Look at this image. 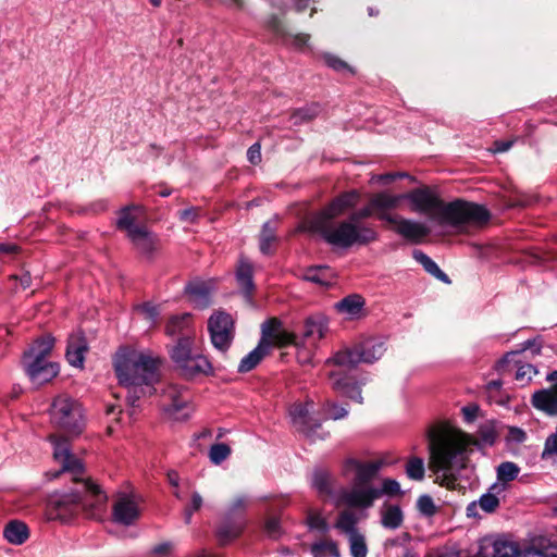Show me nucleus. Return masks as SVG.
<instances>
[{"mask_svg":"<svg viewBox=\"0 0 557 557\" xmlns=\"http://www.w3.org/2000/svg\"><path fill=\"white\" fill-rule=\"evenodd\" d=\"M4 537L14 545H21L28 539V528L25 523L20 521H11L4 528Z\"/></svg>","mask_w":557,"mask_h":557,"instance_id":"7c9ffc66","label":"nucleus"},{"mask_svg":"<svg viewBox=\"0 0 557 557\" xmlns=\"http://www.w3.org/2000/svg\"><path fill=\"white\" fill-rule=\"evenodd\" d=\"M370 200L372 202V207H374L375 216L379 220L391 224L398 214H392L389 213V210L396 209L399 206V202L403 200V194L392 195L389 193L382 191L372 195Z\"/></svg>","mask_w":557,"mask_h":557,"instance_id":"dca6fc26","label":"nucleus"},{"mask_svg":"<svg viewBox=\"0 0 557 557\" xmlns=\"http://www.w3.org/2000/svg\"><path fill=\"white\" fill-rule=\"evenodd\" d=\"M360 195L356 190L336 197L320 212L307 218L298 231L319 233L329 243L348 248L355 245H368L377 239V233L371 225L355 222L354 219L335 223V220L355 208Z\"/></svg>","mask_w":557,"mask_h":557,"instance_id":"f257e3e1","label":"nucleus"},{"mask_svg":"<svg viewBox=\"0 0 557 557\" xmlns=\"http://www.w3.org/2000/svg\"><path fill=\"white\" fill-rule=\"evenodd\" d=\"M190 399V393L186 388L171 384L163 394L164 412L172 420L184 421L194 410Z\"/></svg>","mask_w":557,"mask_h":557,"instance_id":"9d476101","label":"nucleus"},{"mask_svg":"<svg viewBox=\"0 0 557 557\" xmlns=\"http://www.w3.org/2000/svg\"><path fill=\"white\" fill-rule=\"evenodd\" d=\"M481 437L482 440L485 442V443H490L492 444L494 442V438H495V432L492 428H488V426H483L481 428Z\"/></svg>","mask_w":557,"mask_h":557,"instance_id":"338daca9","label":"nucleus"},{"mask_svg":"<svg viewBox=\"0 0 557 557\" xmlns=\"http://www.w3.org/2000/svg\"><path fill=\"white\" fill-rule=\"evenodd\" d=\"M557 454V433L547 437L542 457L547 459Z\"/></svg>","mask_w":557,"mask_h":557,"instance_id":"864d4df0","label":"nucleus"},{"mask_svg":"<svg viewBox=\"0 0 557 557\" xmlns=\"http://www.w3.org/2000/svg\"><path fill=\"white\" fill-rule=\"evenodd\" d=\"M212 290V282L193 281L186 287L189 301L200 309L209 306Z\"/></svg>","mask_w":557,"mask_h":557,"instance_id":"412c9836","label":"nucleus"},{"mask_svg":"<svg viewBox=\"0 0 557 557\" xmlns=\"http://www.w3.org/2000/svg\"><path fill=\"white\" fill-rule=\"evenodd\" d=\"M403 200L410 202L412 211L428 215L438 225H448L460 232L468 226L480 227L490 219L484 207L462 200L444 203L429 187L403 194Z\"/></svg>","mask_w":557,"mask_h":557,"instance_id":"7ed1b4c3","label":"nucleus"},{"mask_svg":"<svg viewBox=\"0 0 557 557\" xmlns=\"http://www.w3.org/2000/svg\"><path fill=\"white\" fill-rule=\"evenodd\" d=\"M330 376L334 389L342 392L357 403H362L361 391L359 386L351 384L348 379H339L338 374L334 372H332Z\"/></svg>","mask_w":557,"mask_h":557,"instance_id":"2f4dec72","label":"nucleus"},{"mask_svg":"<svg viewBox=\"0 0 557 557\" xmlns=\"http://www.w3.org/2000/svg\"><path fill=\"white\" fill-rule=\"evenodd\" d=\"M29 379L36 384H42L51 381L59 373V366L54 362H42L35 366L30 363L29 367L24 368Z\"/></svg>","mask_w":557,"mask_h":557,"instance_id":"b1692460","label":"nucleus"},{"mask_svg":"<svg viewBox=\"0 0 557 557\" xmlns=\"http://www.w3.org/2000/svg\"><path fill=\"white\" fill-rule=\"evenodd\" d=\"M173 549V545L171 543H162V544H159L157 545L154 548H153V553L158 556H166L168 554H170Z\"/></svg>","mask_w":557,"mask_h":557,"instance_id":"69168bd1","label":"nucleus"},{"mask_svg":"<svg viewBox=\"0 0 557 557\" xmlns=\"http://www.w3.org/2000/svg\"><path fill=\"white\" fill-rule=\"evenodd\" d=\"M351 557H367L368 546L366 536L360 531L347 536Z\"/></svg>","mask_w":557,"mask_h":557,"instance_id":"e433bc0d","label":"nucleus"},{"mask_svg":"<svg viewBox=\"0 0 557 557\" xmlns=\"http://www.w3.org/2000/svg\"><path fill=\"white\" fill-rule=\"evenodd\" d=\"M304 278L306 281L322 285V286H329L333 283L334 280V273L333 271L327 267H315L310 268L306 271L304 274Z\"/></svg>","mask_w":557,"mask_h":557,"instance_id":"473e14b6","label":"nucleus"},{"mask_svg":"<svg viewBox=\"0 0 557 557\" xmlns=\"http://www.w3.org/2000/svg\"><path fill=\"white\" fill-rule=\"evenodd\" d=\"M248 160L257 164L261 160L260 146L258 144L252 145L247 151Z\"/></svg>","mask_w":557,"mask_h":557,"instance_id":"052dcab7","label":"nucleus"},{"mask_svg":"<svg viewBox=\"0 0 557 557\" xmlns=\"http://www.w3.org/2000/svg\"><path fill=\"white\" fill-rule=\"evenodd\" d=\"M293 341V336L276 319H271L262 324V338L259 345L245 356L238 366L239 372L252 370L268 354L271 346L284 347Z\"/></svg>","mask_w":557,"mask_h":557,"instance_id":"0eeeda50","label":"nucleus"},{"mask_svg":"<svg viewBox=\"0 0 557 557\" xmlns=\"http://www.w3.org/2000/svg\"><path fill=\"white\" fill-rule=\"evenodd\" d=\"M193 343L194 341L190 335L182 336L171 349V358L177 368L194 355Z\"/></svg>","mask_w":557,"mask_h":557,"instance_id":"cd10ccee","label":"nucleus"},{"mask_svg":"<svg viewBox=\"0 0 557 557\" xmlns=\"http://www.w3.org/2000/svg\"><path fill=\"white\" fill-rule=\"evenodd\" d=\"M406 473L412 480H422L424 476V462L421 458L409 459L406 466Z\"/></svg>","mask_w":557,"mask_h":557,"instance_id":"37998d69","label":"nucleus"},{"mask_svg":"<svg viewBox=\"0 0 557 557\" xmlns=\"http://www.w3.org/2000/svg\"><path fill=\"white\" fill-rule=\"evenodd\" d=\"M236 278L242 290L246 295H250L253 290L252 265L248 260L244 258L239 260L236 269Z\"/></svg>","mask_w":557,"mask_h":557,"instance_id":"c85d7f7f","label":"nucleus"},{"mask_svg":"<svg viewBox=\"0 0 557 557\" xmlns=\"http://www.w3.org/2000/svg\"><path fill=\"white\" fill-rule=\"evenodd\" d=\"M394 180H396V175H394L393 173H386V174H382V175H373L371 177L372 183H380L383 185L388 184Z\"/></svg>","mask_w":557,"mask_h":557,"instance_id":"0e129e2a","label":"nucleus"},{"mask_svg":"<svg viewBox=\"0 0 557 557\" xmlns=\"http://www.w3.org/2000/svg\"><path fill=\"white\" fill-rule=\"evenodd\" d=\"M323 60L327 66L334 69L335 71H339V72L345 71V70L350 71L348 64L345 61L337 58L336 55L325 53L323 55Z\"/></svg>","mask_w":557,"mask_h":557,"instance_id":"3c124183","label":"nucleus"},{"mask_svg":"<svg viewBox=\"0 0 557 557\" xmlns=\"http://www.w3.org/2000/svg\"><path fill=\"white\" fill-rule=\"evenodd\" d=\"M417 507L424 516H433L436 511L433 499L428 495H422L418 498Z\"/></svg>","mask_w":557,"mask_h":557,"instance_id":"8fccbe9b","label":"nucleus"},{"mask_svg":"<svg viewBox=\"0 0 557 557\" xmlns=\"http://www.w3.org/2000/svg\"><path fill=\"white\" fill-rule=\"evenodd\" d=\"M51 421L67 434H79L84 428L81 405L67 395L58 396L51 406Z\"/></svg>","mask_w":557,"mask_h":557,"instance_id":"6e6552de","label":"nucleus"},{"mask_svg":"<svg viewBox=\"0 0 557 557\" xmlns=\"http://www.w3.org/2000/svg\"><path fill=\"white\" fill-rule=\"evenodd\" d=\"M329 331L327 320L323 315H313L305 321L301 336L298 338L293 333L288 332L293 336V341L289 344H294L297 347L310 349L314 347L320 339H322Z\"/></svg>","mask_w":557,"mask_h":557,"instance_id":"ddd939ff","label":"nucleus"},{"mask_svg":"<svg viewBox=\"0 0 557 557\" xmlns=\"http://www.w3.org/2000/svg\"><path fill=\"white\" fill-rule=\"evenodd\" d=\"M413 258L423 265L424 270L436 278L449 283L447 275L438 268V265L425 253L420 250L413 251Z\"/></svg>","mask_w":557,"mask_h":557,"instance_id":"c9c22d12","label":"nucleus"},{"mask_svg":"<svg viewBox=\"0 0 557 557\" xmlns=\"http://www.w3.org/2000/svg\"><path fill=\"white\" fill-rule=\"evenodd\" d=\"M476 503L485 512H493L498 507L499 499L495 494L488 492L482 495Z\"/></svg>","mask_w":557,"mask_h":557,"instance_id":"de8ad7c7","label":"nucleus"},{"mask_svg":"<svg viewBox=\"0 0 557 557\" xmlns=\"http://www.w3.org/2000/svg\"><path fill=\"white\" fill-rule=\"evenodd\" d=\"M429 442V466L435 474V482L455 488V473L467 467L468 457L479 442L455 428L432 431Z\"/></svg>","mask_w":557,"mask_h":557,"instance_id":"f03ea898","label":"nucleus"},{"mask_svg":"<svg viewBox=\"0 0 557 557\" xmlns=\"http://www.w3.org/2000/svg\"><path fill=\"white\" fill-rule=\"evenodd\" d=\"M519 557H557V554L553 550H537L533 548H529L525 550H522Z\"/></svg>","mask_w":557,"mask_h":557,"instance_id":"4d7b16f0","label":"nucleus"},{"mask_svg":"<svg viewBox=\"0 0 557 557\" xmlns=\"http://www.w3.org/2000/svg\"><path fill=\"white\" fill-rule=\"evenodd\" d=\"M372 215H375L374 207H372L371 200H369V203L363 209L359 210L358 212H355L351 214L350 219H354L355 222H358L361 219H367Z\"/></svg>","mask_w":557,"mask_h":557,"instance_id":"6e6d98bb","label":"nucleus"},{"mask_svg":"<svg viewBox=\"0 0 557 557\" xmlns=\"http://www.w3.org/2000/svg\"><path fill=\"white\" fill-rule=\"evenodd\" d=\"M138 313L148 322L152 323L158 315V310L154 306L145 304L138 308Z\"/></svg>","mask_w":557,"mask_h":557,"instance_id":"5fc2aeb1","label":"nucleus"},{"mask_svg":"<svg viewBox=\"0 0 557 557\" xmlns=\"http://www.w3.org/2000/svg\"><path fill=\"white\" fill-rule=\"evenodd\" d=\"M178 369L186 377H195L200 374H209L212 370L209 360L199 354L191 355Z\"/></svg>","mask_w":557,"mask_h":557,"instance_id":"393cba45","label":"nucleus"},{"mask_svg":"<svg viewBox=\"0 0 557 557\" xmlns=\"http://www.w3.org/2000/svg\"><path fill=\"white\" fill-rule=\"evenodd\" d=\"M203 505V498L197 491H193L190 494L189 502L184 508V519L186 523H189L194 512L198 511Z\"/></svg>","mask_w":557,"mask_h":557,"instance_id":"79ce46f5","label":"nucleus"},{"mask_svg":"<svg viewBox=\"0 0 557 557\" xmlns=\"http://www.w3.org/2000/svg\"><path fill=\"white\" fill-rule=\"evenodd\" d=\"M145 210L140 206L132 205L120 210L116 219V227L125 233L128 238L131 234L145 227Z\"/></svg>","mask_w":557,"mask_h":557,"instance_id":"2eb2a0df","label":"nucleus"},{"mask_svg":"<svg viewBox=\"0 0 557 557\" xmlns=\"http://www.w3.org/2000/svg\"><path fill=\"white\" fill-rule=\"evenodd\" d=\"M363 300L358 295H350L335 305L337 311L349 319L361 315L363 309Z\"/></svg>","mask_w":557,"mask_h":557,"instance_id":"bb28decb","label":"nucleus"},{"mask_svg":"<svg viewBox=\"0 0 557 557\" xmlns=\"http://www.w3.org/2000/svg\"><path fill=\"white\" fill-rule=\"evenodd\" d=\"M323 410L326 417L333 420L343 419L348 414V410L345 407L338 406L332 401H326L323 405Z\"/></svg>","mask_w":557,"mask_h":557,"instance_id":"49530a36","label":"nucleus"},{"mask_svg":"<svg viewBox=\"0 0 557 557\" xmlns=\"http://www.w3.org/2000/svg\"><path fill=\"white\" fill-rule=\"evenodd\" d=\"M276 240L275 225L272 222H267L262 226L260 234V250L264 255H269L272 251V246Z\"/></svg>","mask_w":557,"mask_h":557,"instance_id":"4c0bfd02","label":"nucleus"},{"mask_svg":"<svg viewBox=\"0 0 557 557\" xmlns=\"http://www.w3.org/2000/svg\"><path fill=\"white\" fill-rule=\"evenodd\" d=\"M519 467L510 461L503 462L497 468V479L500 482H509L517 478L519 474Z\"/></svg>","mask_w":557,"mask_h":557,"instance_id":"a19ab883","label":"nucleus"},{"mask_svg":"<svg viewBox=\"0 0 557 557\" xmlns=\"http://www.w3.org/2000/svg\"><path fill=\"white\" fill-rule=\"evenodd\" d=\"M311 552H319L322 557H341L337 544L331 540H322L314 543Z\"/></svg>","mask_w":557,"mask_h":557,"instance_id":"ea45409f","label":"nucleus"},{"mask_svg":"<svg viewBox=\"0 0 557 557\" xmlns=\"http://www.w3.org/2000/svg\"><path fill=\"white\" fill-rule=\"evenodd\" d=\"M404 521L401 509L396 505H385L381 509V523L384 528L398 529Z\"/></svg>","mask_w":557,"mask_h":557,"instance_id":"c756f323","label":"nucleus"},{"mask_svg":"<svg viewBox=\"0 0 557 557\" xmlns=\"http://www.w3.org/2000/svg\"><path fill=\"white\" fill-rule=\"evenodd\" d=\"M190 321L191 319L188 313L173 315L166 324V333L171 336L180 334L187 336L189 335Z\"/></svg>","mask_w":557,"mask_h":557,"instance_id":"f704fd0d","label":"nucleus"},{"mask_svg":"<svg viewBox=\"0 0 557 557\" xmlns=\"http://www.w3.org/2000/svg\"><path fill=\"white\" fill-rule=\"evenodd\" d=\"M265 531L271 537H276L280 533V523L276 518H269L265 522Z\"/></svg>","mask_w":557,"mask_h":557,"instance_id":"bf43d9fd","label":"nucleus"},{"mask_svg":"<svg viewBox=\"0 0 557 557\" xmlns=\"http://www.w3.org/2000/svg\"><path fill=\"white\" fill-rule=\"evenodd\" d=\"M87 351V344L84 336L81 333H76L70 336L66 358L70 364L82 368L84 364V355Z\"/></svg>","mask_w":557,"mask_h":557,"instance_id":"a878e982","label":"nucleus"},{"mask_svg":"<svg viewBox=\"0 0 557 557\" xmlns=\"http://www.w3.org/2000/svg\"><path fill=\"white\" fill-rule=\"evenodd\" d=\"M383 462L380 460L360 462L347 459L343 466V474L352 482L350 491L342 494L347 506L369 508L382 494L395 495L400 493V485L396 480L385 479L382 488L374 487L371 480L377 474Z\"/></svg>","mask_w":557,"mask_h":557,"instance_id":"39448f33","label":"nucleus"},{"mask_svg":"<svg viewBox=\"0 0 557 557\" xmlns=\"http://www.w3.org/2000/svg\"><path fill=\"white\" fill-rule=\"evenodd\" d=\"M127 239L131 242L135 250L146 257H151L160 249V240L158 236L147 226L140 228L136 233L133 232Z\"/></svg>","mask_w":557,"mask_h":557,"instance_id":"6ab92c4d","label":"nucleus"},{"mask_svg":"<svg viewBox=\"0 0 557 557\" xmlns=\"http://www.w3.org/2000/svg\"><path fill=\"white\" fill-rule=\"evenodd\" d=\"M313 411V401L308 400L305 404L297 403L290 407L289 414L294 425L300 432L308 433L317 422L312 421L310 413Z\"/></svg>","mask_w":557,"mask_h":557,"instance_id":"aec40b11","label":"nucleus"},{"mask_svg":"<svg viewBox=\"0 0 557 557\" xmlns=\"http://www.w3.org/2000/svg\"><path fill=\"white\" fill-rule=\"evenodd\" d=\"M140 506L134 494L120 493L112 506V520L121 525H132L140 517Z\"/></svg>","mask_w":557,"mask_h":557,"instance_id":"f8f14e48","label":"nucleus"},{"mask_svg":"<svg viewBox=\"0 0 557 557\" xmlns=\"http://www.w3.org/2000/svg\"><path fill=\"white\" fill-rule=\"evenodd\" d=\"M82 494L95 497L96 503H102L106 496L101 494L99 487L90 481H83L81 487L69 494L52 495L47 505V517L49 520H60L66 522L71 520L85 504Z\"/></svg>","mask_w":557,"mask_h":557,"instance_id":"423d86ee","label":"nucleus"},{"mask_svg":"<svg viewBox=\"0 0 557 557\" xmlns=\"http://www.w3.org/2000/svg\"><path fill=\"white\" fill-rule=\"evenodd\" d=\"M478 410H479V408L474 405L463 407L462 413L465 416V419L467 421H472L476 417Z\"/></svg>","mask_w":557,"mask_h":557,"instance_id":"774afa93","label":"nucleus"},{"mask_svg":"<svg viewBox=\"0 0 557 557\" xmlns=\"http://www.w3.org/2000/svg\"><path fill=\"white\" fill-rule=\"evenodd\" d=\"M385 352V345L382 339L368 338L358 344L354 349H342L329 361L335 366L350 369L359 362L372 363L380 359Z\"/></svg>","mask_w":557,"mask_h":557,"instance_id":"1a4fd4ad","label":"nucleus"},{"mask_svg":"<svg viewBox=\"0 0 557 557\" xmlns=\"http://www.w3.org/2000/svg\"><path fill=\"white\" fill-rule=\"evenodd\" d=\"M307 521L311 529H315L322 532H326L329 530V524L325 518L319 511L310 510L308 512Z\"/></svg>","mask_w":557,"mask_h":557,"instance_id":"a18cd8bd","label":"nucleus"},{"mask_svg":"<svg viewBox=\"0 0 557 557\" xmlns=\"http://www.w3.org/2000/svg\"><path fill=\"white\" fill-rule=\"evenodd\" d=\"M208 331L212 345L220 351H226L235 335V323L225 311H214L208 320Z\"/></svg>","mask_w":557,"mask_h":557,"instance_id":"9b49d317","label":"nucleus"},{"mask_svg":"<svg viewBox=\"0 0 557 557\" xmlns=\"http://www.w3.org/2000/svg\"><path fill=\"white\" fill-rule=\"evenodd\" d=\"M248 500L246 497L240 496L234 499L232 503L230 510L232 513H236L237 511L244 510L247 507Z\"/></svg>","mask_w":557,"mask_h":557,"instance_id":"680f3d73","label":"nucleus"},{"mask_svg":"<svg viewBox=\"0 0 557 557\" xmlns=\"http://www.w3.org/2000/svg\"><path fill=\"white\" fill-rule=\"evenodd\" d=\"M318 114V108L311 107V108H305L300 109L297 112H295L293 119L295 120V124L302 123L306 121H310Z\"/></svg>","mask_w":557,"mask_h":557,"instance_id":"603ef678","label":"nucleus"},{"mask_svg":"<svg viewBox=\"0 0 557 557\" xmlns=\"http://www.w3.org/2000/svg\"><path fill=\"white\" fill-rule=\"evenodd\" d=\"M308 40H309V35H307V34H297V35H293V36L290 35L288 37V42L298 49H301L305 46H307Z\"/></svg>","mask_w":557,"mask_h":557,"instance_id":"13d9d810","label":"nucleus"},{"mask_svg":"<svg viewBox=\"0 0 557 557\" xmlns=\"http://www.w3.org/2000/svg\"><path fill=\"white\" fill-rule=\"evenodd\" d=\"M358 523V517L355 512L350 510H343L334 524L335 529H337L341 533L346 536L357 533L360 530L356 527Z\"/></svg>","mask_w":557,"mask_h":557,"instance_id":"72a5a7b5","label":"nucleus"},{"mask_svg":"<svg viewBox=\"0 0 557 557\" xmlns=\"http://www.w3.org/2000/svg\"><path fill=\"white\" fill-rule=\"evenodd\" d=\"M494 557H519L522 550L512 542L496 541L493 545Z\"/></svg>","mask_w":557,"mask_h":557,"instance_id":"58836bf2","label":"nucleus"},{"mask_svg":"<svg viewBox=\"0 0 557 557\" xmlns=\"http://www.w3.org/2000/svg\"><path fill=\"white\" fill-rule=\"evenodd\" d=\"M333 479L326 471H315L312 475V486L323 498H333L336 505H346L342 499V490L338 494H333Z\"/></svg>","mask_w":557,"mask_h":557,"instance_id":"4be33fe9","label":"nucleus"},{"mask_svg":"<svg viewBox=\"0 0 557 557\" xmlns=\"http://www.w3.org/2000/svg\"><path fill=\"white\" fill-rule=\"evenodd\" d=\"M389 225H392L394 231L400 236L413 243L422 242L423 238L430 234V228L426 224L408 220L400 215H397Z\"/></svg>","mask_w":557,"mask_h":557,"instance_id":"f3484780","label":"nucleus"},{"mask_svg":"<svg viewBox=\"0 0 557 557\" xmlns=\"http://www.w3.org/2000/svg\"><path fill=\"white\" fill-rule=\"evenodd\" d=\"M537 373V371L535 370V368L532 366V364H522V366H519L517 371H516V374H515V379L521 383L522 385L529 383L532 379L533 375H535Z\"/></svg>","mask_w":557,"mask_h":557,"instance_id":"09e8293b","label":"nucleus"},{"mask_svg":"<svg viewBox=\"0 0 557 557\" xmlns=\"http://www.w3.org/2000/svg\"><path fill=\"white\" fill-rule=\"evenodd\" d=\"M197 218V210L195 208H188L180 212V219L185 222H194Z\"/></svg>","mask_w":557,"mask_h":557,"instance_id":"e2e57ef3","label":"nucleus"},{"mask_svg":"<svg viewBox=\"0 0 557 557\" xmlns=\"http://www.w3.org/2000/svg\"><path fill=\"white\" fill-rule=\"evenodd\" d=\"M161 360L149 351L132 348L120 349L114 357L119 383L126 388V400L135 407L137 400L150 395L160 379Z\"/></svg>","mask_w":557,"mask_h":557,"instance_id":"20e7f679","label":"nucleus"},{"mask_svg":"<svg viewBox=\"0 0 557 557\" xmlns=\"http://www.w3.org/2000/svg\"><path fill=\"white\" fill-rule=\"evenodd\" d=\"M231 455V448L223 443L214 444L209 450V458L214 465H220Z\"/></svg>","mask_w":557,"mask_h":557,"instance_id":"c03bdc74","label":"nucleus"},{"mask_svg":"<svg viewBox=\"0 0 557 557\" xmlns=\"http://www.w3.org/2000/svg\"><path fill=\"white\" fill-rule=\"evenodd\" d=\"M53 444V458L61 465L62 471L71 472L77 475L83 470V465L70 450L69 438L62 435H51Z\"/></svg>","mask_w":557,"mask_h":557,"instance_id":"4468645a","label":"nucleus"},{"mask_svg":"<svg viewBox=\"0 0 557 557\" xmlns=\"http://www.w3.org/2000/svg\"><path fill=\"white\" fill-rule=\"evenodd\" d=\"M54 346V338L51 335H45L36 339L33 345L23 355V367L27 368L30 363L48 362L47 357L51 354Z\"/></svg>","mask_w":557,"mask_h":557,"instance_id":"a211bd4d","label":"nucleus"},{"mask_svg":"<svg viewBox=\"0 0 557 557\" xmlns=\"http://www.w3.org/2000/svg\"><path fill=\"white\" fill-rule=\"evenodd\" d=\"M532 405L548 414H557V384L533 394Z\"/></svg>","mask_w":557,"mask_h":557,"instance_id":"5701e85b","label":"nucleus"}]
</instances>
